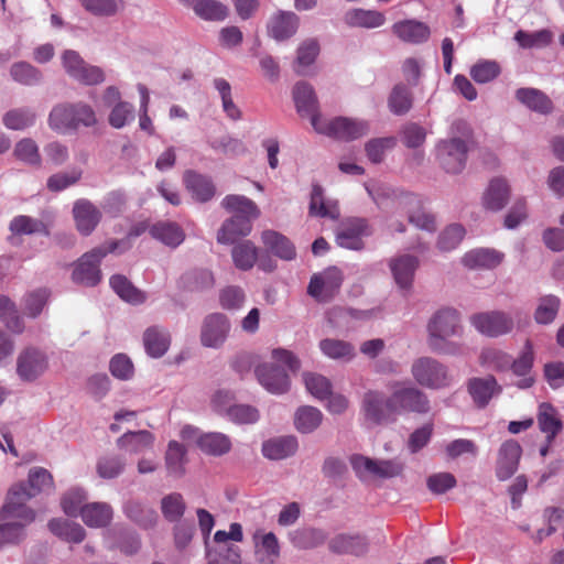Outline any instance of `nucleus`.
Instances as JSON below:
<instances>
[{
  "label": "nucleus",
  "instance_id": "nucleus-63",
  "mask_svg": "<svg viewBox=\"0 0 564 564\" xmlns=\"http://www.w3.org/2000/svg\"><path fill=\"white\" fill-rule=\"evenodd\" d=\"M304 383L306 390L318 400H324L330 394L332 383L322 375L312 372L304 373Z\"/></svg>",
  "mask_w": 564,
  "mask_h": 564
},
{
  "label": "nucleus",
  "instance_id": "nucleus-14",
  "mask_svg": "<svg viewBox=\"0 0 564 564\" xmlns=\"http://www.w3.org/2000/svg\"><path fill=\"white\" fill-rule=\"evenodd\" d=\"M48 362L45 354L35 348L24 349L17 360V372L24 381H34L47 369Z\"/></svg>",
  "mask_w": 564,
  "mask_h": 564
},
{
  "label": "nucleus",
  "instance_id": "nucleus-24",
  "mask_svg": "<svg viewBox=\"0 0 564 564\" xmlns=\"http://www.w3.org/2000/svg\"><path fill=\"white\" fill-rule=\"evenodd\" d=\"M308 213L311 216L338 219L340 216L337 200L326 199L319 184H313Z\"/></svg>",
  "mask_w": 564,
  "mask_h": 564
},
{
  "label": "nucleus",
  "instance_id": "nucleus-36",
  "mask_svg": "<svg viewBox=\"0 0 564 564\" xmlns=\"http://www.w3.org/2000/svg\"><path fill=\"white\" fill-rule=\"evenodd\" d=\"M84 523L90 528H104L112 519V509L106 502H91L82 510Z\"/></svg>",
  "mask_w": 564,
  "mask_h": 564
},
{
  "label": "nucleus",
  "instance_id": "nucleus-2",
  "mask_svg": "<svg viewBox=\"0 0 564 564\" xmlns=\"http://www.w3.org/2000/svg\"><path fill=\"white\" fill-rule=\"evenodd\" d=\"M429 346L440 354H454L457 346L448 338L459 336L463 332L459 313L451 307L436 311L427 324Z\"/></svg>",
  "mask_w": 564,
  "mask_h": 564
},
{
  "label": "nucleus",
  "instance_id": "nucleus-43",
  "mask_svg": "<svg viewBox=\"0 0 564 564\" xmlns=\"http://www.w3.org/2000/svg\"><path fill=\"white\" fill-rule=\"evenodd\" d=\"M319 349L326 357L341 361H350L356 355L350 343L336 338L322 339Z\"/></svg>",
  "mask_w": 564,
  "mask_h": 564
},
{
  "label": "nucleus",
  "instance_id": "nucleus-12",
  "mask_svg": "<svg viewBox=\"0 0 564 564\" xmlns=\"http://www.w3.org/2000/svg\"><path fill=\"white\" fill-rule=\"evenodd\" d=\"M437 158L447 173L462 172L467 159L466 142L458 138L441 141L437 145Z\"/></svg>",
  "mask_w": 564,
  "mask_h": 564
},
{
  "label": "nucleus",
  "instance_id": "nucleus-61",
  "mask_svg": "<svg viewBox=\"0 0 564 564\" xmlns=\"http://www.w3.org/2000/svg\"><path fill=\"white\" fill-rule=\"evenodd\" d=\"M91 14L111 17L123 8L122 0H78Z\"/></svg>",
  "mask_w": 564,
  "mask_h": 564
},
{
  "label": "nucleus",
  "instance_id": "nucleus-27",
  "mask_svg": "<svg viewBox=\"0 0 564 564\" xmlns=\"http://www.w3.org/2000/svg\"><path fill=\"white\" fill-rule=\"evenodd\" d=\"M330 552L360 556L368 550V541L360 534H337L328 542Z\"/></svg>",
  "mask_w": 564,
  "mask_h": 564
},
{
  "label": "nucleus",
  "instance_id": "nucleus-41",
  "mask_svg": "<svg viewBox=\"0 0 564 564\" xmlns=\"http://www.w3.org/2000/svg\"><path fill=\"white\" fill-rule=\"evenodd\" d=\"M384 15L379 11L352 9L345 15V22L354 28L373 29L384 23Z\"/></svg>",
  "mask_w": 564,
  "mask_h": 564
},
{
  "label": "nucleus",
  "instance_id": "nucleus-7",
  "mask_svg": "<svg viewBox=\"0 0 564 564\" xmlns=\"http://www.w3.org/2000/svg\"><path fill=\"white\" fill-rule=\"evenodd\" d=\"M361 411L366 421L375 425L388 424L395 421L393 405L390 404V397L383 393L369 390L364 394Z\"/></svg>",
  "mask_w": 564,
  "mask_h": 564
},
{
  "label": "nucleus",
  "instance_id": "nucleus-49",
  "mask_svg": "<svg viewBox=\"0 0 564 564\" xmlns=\"http://www.w3.org/2000/svg\"><path fill=\"white\" fill-rule=\"evenodd\" d=\"M561 307L560 297L549 294L541 296L534 311V321L540 325H547L554 322Z\"/></svg>",
  "mask_w": 564,
  "mask_h": 564
},
{
  "label": "nucleus",
  "instance_id": "nucleus-55",
  "mask_svg": "<svg viewBox=\"0 0 564 564\" xmlns=\"http://www.w3.org/2000/svg\"><path fill=\"white\" fill-rule=\"evenodd\" d=\"M3 124L10 130H24L35 122V113L28 108L9 110L2 118Z\"/></svg>",
  "mask_w": 564,
  "mask_h": 564
},
{
  "label": "nucleus",
  "instance_id": "nucleus-38",
  "mask_svg": "<svg viewBox=\"0 0 564 564\" xmlns=\"http://www.w3.org/2000/svg\"><path fill=\"white\" fill-rule=\"evenodd\" d=\"M197 446L207 455L221 456L230 451L231 442L227 435L213 432L199 435Z\"/></svg>",
  "mask_w": 564,
  "mask_h": 564
},
{
  "label": "nucleus",
  "instance_id": "nucleus-57",
  "mask_svg": "<svg viewBox=\"0 0 564 564\" xmlns=\"http://www.w3.org/2000/svg\"><path fill=\"white\" fill-rule=\"evenodd\" d=\"M321 52V44L317 39L308 37L303 40L296 48L295 63L300 67L312 66Z\"/></svg>",
  "mask_w": 564,
  "mask_h": 564
},
{
  "label": "nucleus",
  "instance_id": "nucleus-29",
  "mask_svg": "<svg viewBox=\"0 0 564 564\" xmlns=\"http://www.w3.org/2000/svg\"><path fill=\"white\" fill-rule=\"evenodd\" d=\"M297 447L295 436H280L263 442L262 454L269 459L280 460L294 455Z\"/></svg>",
  "mask_w": 564,
  "mask_h": 564
},
{
  "label": "nucleus",
  "instance_id": "nucleus-39",
  "mask_svg": "<svg viewBox=\"0 0 564 564\" xmlns=\"http://www.w3.org/2000/svg\"><path fill=\"white\" fill-rule=\"evenodd\" d=\"M501 261L502 254L489 249L471 250L463 257L464 265L469 269H492L499 265Z\"/></svg>",
  "mask_w": 564,
  "mask_h": 564
},
{
  "label": "nucleus",
  "instance_id": "nucleus-10",
  "mask_svg": "<svg viewBox=\"0 0 564 564\" xmlns=\"http://www.w3.org/2000/svg\"><path fill=\"white\" fill-rule=\"evenodd\" d=\"M390 404L393 405L395 416L403 412L426 413L430 410L426 394L410 386L395 387L390 395Z\"/></svg>",
  "mask_w": 564,
  "mask_h": 564
},
{
  "label": "nucleus",
  "instance_id": "nucleus-31",
  "mask_svg": "<svg viewBox=\"0 0 564 564\" xmlns=\"http://www.w3.org/2000/svg\"><path fill=\"white\" fill-rule=\"evenodd\" d=\"M48 530L62 541L68 543H80L86 538L85 529L77 522L63 518L51 519L47 523Z\"/></svg>",
  "mask_w": 564,
  "mask_h": 564
},
{
  "label": "nucleus",
  "instance_id": "nucleus-1",
  "mask_svg": "<svg viewBox=\"0 0 564 564\" xmlns=\"http://www.w3.org/2000/svg\"><path fill=\"white\" fill-rule=\"evenodd\" d=\"M28 495L12 491L0 511V547L6 543H18L24 539V529L35 520V512L26 507Z\"/></svg>",
  "mask_w": 564,
  "mask_h": 564
},
{
  "label": "nucleus",
  "instance_id": "nucleus-18",
  "mask_svg": "<svg viewBox=\"0 0 564 564\" xmlns=\"http://www.w3.org/2000/svg\"><path fill=\"white\" fill-rule=\"evenodd\" d=\"M256 376L260 384L271 393L281 394L289 390L290 379L280 367L263 364L256 368Z\"/></svg>",
  "mask_w": 564,
  "mask_h": 564
},
{
  "label": "nucleus",
  "instance_id": "nucleus-58",
  "mask_svg": "<svg viewBox=\"0 0 564 564\" xmlns=\"http://www.w3.org/2000/svg\"><path fill=\"white\" fill-rule=\"evenodd\" d=\"M13 154L18 160L31 166H41L42 159L39 152V147L35 141L30 138L20 140L15 144Z\"/></svg>",
  "mask_w": 564,
  "mask_h": 564
},
{
  "label": "nucleus",
  "instance_id": "nucleus-45",
  "mask_svg": "<svg viewBox=\"0 0 564 564\" xmlns=\"http://www.w3.org/2000/svg\"><path fill=\"white\" fill-rule=\"evenodd\" d=\"M290 541L296 549L308 550L322 545L326 541V534L319 529H297L290 533Z\"/></svg>",
  "mask_w": 564,
  "mask_h": 564
},
{
  "label": "nucleus",
  "instance_id": "nucleus-52",
  "mask_svg": "<svg viewBox=\"0 0 564 564\" xmlns=\"http://www.w3.org/2000/svg\"><path fill=\"white\" fill-rule=\"evenodd\" d=\"M166 468L174 477H181L184 475V465L186 463V449L176 441H171L167 445L165 454Z\"/></svg>",
  "mask_w": 564,
  "mask_h": 564
},
{
  "label": "nucleus",
  "instance_id": "nucleus-26",
  "mask_svg": "<svg viewBox=\"0 0 564 564\" xmlns=\"http://www.w3.org/2000/svg\"><path fill=\"white\" fill-rule=\"evenodd\" d=\"M393 33L403 42L420 44L430 37L431 31L427 24L417 20H403L392 26Z\"/></svg>",
  "mask_w": 564,
  "mask_h": 564
},
{
  "label": "nucleus",
  "instance_id": "nucleus-5",
  "mask_svg": "<svg viewBox=\"0 0 564 564\" xmlns=\"http://www.w3.org/2000/svg\"><path fill=\"white\" fill-rule=\"evenodd\" d=\"M412 375L419 384L431 389L445 388L452 382L447 368L431 357H422L414 361Z\"/></svg>",
  "mask_w": 564,
  "mask_h": 564
},
{
  "label": "nucleus",
  "instance_id": "nucleus-20",
  "mask_svg": "<svg viewBox=\"0 0 564 564\" xmlns=\"http://www.w3.org/2000/svg\"><path fill=\"white\" fill-rule=\"evenodd\" d=\"M293 99L301 117H308L313 126V117L321 116L318 101L313 87L307 83H297L293 88Z\"/></svg>",
  "mask_w": 564,
  "mask_h": 564
},
{
  "label": "nucleus",
  "instance_id": "nucleus-62",
  "mask_svg": "<svg viewBox=\"0 0 564 564\" xmlns=\"http://www.w3.org/2000/svg\"><path fill=\"white\" fill-rule=\"evenodd\" d=\"M126 460L119 455H106L97 463V473L104 479L118 477L124 469Z\"/></svg>",
  "mask_w": 564,
  "mask_h": 564
},
{
  "label": "nucleus",
  "instance_id": "nucleus-54",
  "mask_svg": "<svg viewBox=\"0 0 564 564\" xmlns=\"http://www.w3.org/2000/svg\"><path fill=\"white\" fill-rule=\"evenodd\" d=\"M86 501L87 495L85 490L80 488H72L63 495L61 506L68 517H82V510L85 505H88Z\"/></svg>",
  "mask_w": 564,
  "mask_h": 564
},
{
  "label": "nucleus",
  "instance_id": "nucleus-15",
  "mask_svg": "<svg viewBox=\"0 0 564 564\" xmlns=\"http://www.w3.org/2000/svg\"><path fill=\"white\" fill-rule=\"evenodd\" d=\"M522 448L514 440L503 442L498 452L496 476L499 480L509 479L518 469Z\"/></svg>",
  "mask_w": 564,
  "mask_h": 564
},
{
  "label": "nucleus",
  "instance_id": "nucleus-13",
  "mask_svg": "<svg viewBox=\"0 0 564 564\" xmlns=\"http://www.w3.org/2000/svg\"><path fill=\"white\" fill-rule=\"evenodd\" d=\"M229 330L230 324L224 314H210L203 322L200 341L205 347L219 348L225 343Z\"/></svg>",
  "mask_w": 564,
  "mask_h": 564
},
{
  "label": "nucleus",
  "instance_id": "nucleus-22",
  "mask_svg": "<svg viewBox=\"0 0 564 564\" xmlns=\"http://www.w3.org/2000/svg\"><path fill=\"white\" fill-rule=\"evenodd\" d=\"M468 392L478 408H485L491 398L501 391L494 376L471 378L467 384Z\"/></svg>",
  "mask_w": 564,
  "mask_h": 564
},
{
  "label": "nucleus",
  "instance_id": "nucleus-23",
  "mask_svg": "<svg viewBox=\"0 0 564 564\" xmlns=\"http://www.w3.org/2000/svg\"><path fill=\"white\" fill-rule=\"evenodd\" d=\"M534 361V351L532 343L528 339L524 344L523 350L519 355L517 359H513L511 357V365L509 369L512 370V372L516 376L523 377L517 386L521 389H527L533 386L534 378L530 376V372L533 367Z\"/></svg>",
  "mask_w": 564,
  "mask_h": 564
},
{
  "label": "nucleus",
  "instance_id": "nucleus-48",
  "mask_svg": "<svg viewBox=\"0 0 564 564\" xmlns=\"http://www.w3.org/2000/svg\"><path fill=\"white\" fill-rule=\"evenodd\" d=\"M513 39L522 48H543L552 43L553 33L547 29H542L534 32L519 30L516 32Z\"/></svg>",
  "mask_w": 564,
  "mask_h": 564
},
{
  "label": "nucleus",
  "instance_id": "nucleus-32",
  "mask_svg": "<svg viewBox=\"0 0 564 564\" xmlns=\"http://www.w3.org/2000/svg\"><path fill=\"white\" fill-rule=\"evenodd\" d=\"M53 484L52 475L44 468H33L29 473L28 484H18L11 487L8 494L12 491L24 492L28 495V501L35 497L43 489Z\"/></svg>",
  "mask_w": 564,
  "mask_h": 564
},
{
  "label": "nucleus",
  "instance_id": "nucleus-16",
  "mask_svg": "<svg viewBox=\"0 0 564 564\" xmlns=\"http://www.w3.org/2000/svg\"><path fill=\"white\" fill-rule=\"evenodd\" d=\"M73 217L78 232L89 236L101 220V212L90 200L77 199L73 206Z\"/></svg>",
  "mask_w": 564,
  "mask_h": 564
},
{
  "label": "nucleus",
  "instance_id": "nucleus-28",
  "mask_svg": "<svg viewBox=\"0 0 564 564\" xmlns=\"http://www.w3.org/2000/svg\"><path fill=\"white\" fill-rule=\"evenodd\" d=\"M510 187L502 177L492 178L484 193L482 205L491 212L501 210L509 200Z\"/></svg>",
  "mask_w": 564,
  "mask_h": 564
},
{
  "label": "nucleus",
  "instance_id": "nucleus-56",
  "mask_svg": "<svg viewBox=\"0 0 564 564\" xmlns=\"http://www.w3.org/2000/svg\"><path fill=\"white\" fill-rule=\"evenodd\" d=\"M540 430L546 434L551 442L562 429L561 421L555 416L554 409L550 404H542L538 415Z\"/></svg>",
  "mask_w": 564,
  "mask_h": 564
},
{
  "label": "nucleus",
  "instance_id": "nucleus-40",
  "mask_svg": "<svg viewBox=\"0 0 564 564\" xmlns=\"http://www.w3.org/2000/svg\"><path fill=\"white\" fill-rule=\"evenodd\" d=\"M221 206L227 212L249 218L250 220L257 219L260 215V210L254 202L242 195H227L223 199Z\"/></svg>",
  "mask_w": 564,
  "mask_h": 564
},
{
  "label": "nucleus",
  "instance_id": "nucleus-42",
  "mask_svg": "<svg viewBox=\"0 0 564 564\" xmlns=\"http://www.w3.org/2000/svg\"><path fill=\"white\" fill-rule=\"evenodd\" d=\"M323 421V413L314 406H300L294 415L295 429L303 434L314 432Z\"/></svg>",
  "mask_w": 564,
  "mask_h": 564
},
{
  "label": "nucleus",
  "instance_id": "nucleus-8",
  "mask_svg": "<svg viewBox=\"0 0 564 564\" xmlns=\"http://www.w3.org/2000/svg\"><path fill=\"white\" fill-rule=\"evenodd\" d=\"M471 325L487 337H499L512 332L513 318L506 312L491 311L470 316Z\"/></svg>",
  "mask_w": 564,
  "mask_h": 564
},
{
  "label": "nucleus",
  "instance_id": "nucleus-37",
  "mask_svg": "<svg viewBox=\"0 0 564 564\" xmlns=\"http://www.w3.org/2000/svg\"><path fill=\"white\" fill-rule=\"evenodd\" d=\"M151 236L166 246L177 247L185 239L183 229L172 221H160L150 229Z\"/></svg>",
  "mask_w": 564,
  "mask_h": 564
},
{
  "label": "nucleus",
  "instance_id": "nucleus-19",
  "mask_svg": "<svg viewBox=\"0 0 564 564\" xmlns=\"http://www.w3.org/2000/svg\"><path fill=\"white\" fill-rule=\"evenodd\" d=\"M252 230V220L240 215H234L226 220L217 234V241L221 245H231L242 237L248 236Z\"/></svg>",
  "mask_w": 564,
  "mask_h": 564
},
{
  "label": "nucleus",
  "instance_id": "nucleus-3",
  "mask_svg": "<svg viewBox=\"0 0 564 564\" xmlns=\"http://www.w3.org/2000/svg\"><path fill=\"white\" fill-rule=\"evenodd\" d=\"M119 241L111 240L105 246L96 247L84 253L75 265L72 280L84 286H95L101 280L100 262L108 254L115 252Z\"/></svg>",
  "mask_w": 564,
  "mask_h": 564
},
{
  "label": "nucleus",
  "instance_id": "nucleus-17",
  "mask_svg": "<svg viewBox=\"0 0 564 564\" xmlns=\"http://www.w3.org/2000/svg\"><path fill=\"white\" fill-rule=\"evenodd\" d=\"M300 18L291 11H279L268 21V34L275 41L282 42L291 39L299 29Z\"/></svg>",
  "mask_w": 564,
  "mask_h": 564
},
{
  "label": "nucleus",
  "instance_id": "nucleus-46",
  "mask_svg": "<svg viewBox=\"0 0 564 564\" xmlns=\"http://www.w3.org/2000/svg\"><path fill=\"white\" fill-rule=\"evenodd\" d=\"M111 289L126 302L141 304L145 301V294L137 289L124 275L115 274L110 278Z\"/></svg>",
  "mask_w": 564,
  "mask_h": 564
},
{
  "label": "nucleus",
  "instance_id": "nucleus-64",
  "mask_svg": "<svg viewBox=\"0 0 564 564\" xmlns=\"http://www.w3.org/2000/svg\"><path fill=\"white\" fill-rule=\"evenodd\" d=\"M51 293L47 289H39L30 292L24 297V313L30 317H36L43 311Z\"/></svg>",
  "mask_w": 564,
  "mask_h": 564
},
{
  "label": "nucleus",
  "instance_id": "nucleus-11",
  "mask_svg": "<svg viewBox=\"0 0 564 564\" xmlns=\"http://www.w3.org/2000/svg\"><path fill=\"white\" fill-rule=\"evenodd\" d=\"M343 274L337 268H328L311 278L307 293L318 302H328L339 291Z\"/></svg>",
  "mask_w": 564,
  "mask_h": 564
},
{
  "label": "nucleus",
  "instance_id": "nucleus-33",
  "mask_svg": "<svg viewBox=\"0 0 564 564\" xmlns=\"http://www.w3.org/2000/svg\"><path fill=\"white\" fill-rule=\"evenodd\" d=\"M143 343L148 355L153 358H159L167 351L171 344V336L166 329L152 326L144 332Z\"/></svg>",
  "mask_w": 564,
  "mask_h": 564
},
{
  "label": "nucleus",
  "instance_id": "nucleus-34",
  "mask_svg": "<svg viewBox=\"0 0 564 564\" xmlns=\"http://www.w3.org/2000/svg\"><path fill=\"white\" fill-rule=\"evenodd\" d=\"M9 230L12 236L43 235L50 236V227L43 220L28 215H18L9 224Z\"/></svg>",
  "mask_w": 564,
  "mask_h": 564
},
{
  "label": "nucleus",
  "instance_id": "nucleus-4",
  "mask_svg": "<svg viewBox=\"0 0 564 564\" xmlns=\"http://www.w3.org/2000/svg\"><path fill=\"white\" fill-rule=\"evenodd\" d=\"M313 128L318 133L343 141H352L369 132L367 121L346 117H337L330 121H326L323 120L321 116H314Z\"/></svg>",
  "mask_w": 564,
  "mask_h": 564
},
{
  "label": "nucleus",
  "instance_id": "nucleus-47",
  "mask_svg": "<svg viewBox=\"0 0 564 564\" xmlns=\"http://www.w3.org/2000/svg\"><path fill=\"white\" fill-rule=\"evenodd\" d=\"M232 261L239 270L248 271L258 259V248L250 240L237 243L231 250Z\"/></svg>",
  "mask_w": 564,
  "mask_h": 564
},
{
  "label": "nucleus",
  "instance_id": "nucleus-21",
  "mask_svg": "<svg viewBox=\"0 0 564 564\" xmlns=\"http://www.w3.org/2000/svg\"><path fill=\"white\" fill-rule=\"evenodd\" d=\"M183 180L186 189L197 202H208L214 197L216 193V187L212 178L206 175L188 170L184 173Z\"/></svg>",
  "mask_w": 564,
  "mask_h": 564
},
{
  "label": "nucleus",
  "instance_id": "nucleus-51",
  "mask_svg": "<svg viewBox=\"0 0 564 564\" xmlns=\"http://www.w3.org/2000/svg\"><path fill=\"white\" fill-rule=\"evenodd\" d=\"M405 204L409 207H417L415 212L409 210L408 218L411 224L426 231H434L436 229L434 216L425 212L421 205V200L416 196H408L405 198Z\"/></svg>",
  "mask_w": 564,
  "mask_h": 564
},
{
  "label": "nucleus",
  "instance_id": "nucleus-50",
  "mask_svg": "<svg viewBox=\"0 0 564 564\" xmlns=\"http://www.w3.org/2000/svg\"><path fill=\"white\" fill-rule=\"evenodd\" d=\"M76 104L58 105L54 107L48 117L50 127L58 132L74 129Z\"/></svg>",
  "mask_w": 564,
  "mask_h": 564
},
{
  "label": "nucleus",
  "instance_id": "nucleus-44",
  "mask_svg": "<svg viewBox=\"0 0 564 564\" xmlns=\"http://www.w3.org/2000/svg\"><path fill=\"white\" fill-rule=\"evenodd\" d=\"M154 437L149 431L127 432L118 438L117 444L132 454L142 453L152 447Z\"/></svg>",
  "mask_w": 564,
  "mask_h": 564
},
{
  "label": "nucleus",
  "instance_id": "nucleus-59",
  "mask_svg": "<svg viewBox=\"0 0 564 564\" xmlns=\"http://www.w3.org/2000/svg\"><path fill=\"white\" fill-rule=\"evenodd\" d=\"M186 509L185 501L181 494L173 492L165 496L161 501V510L164 518L170 522L178 521Z\"/></svg>",
  "mask_w": 564,
  "mask_h": 564
},
{
  "label": "nucleus",
  "instance_id": "nucleus-60",
  "mask_svg": "<svg viewBox=\"0 0 564 564\" xmlns=\"http://www.w3.org/2000/svg\"><path fill=\"white\" fill-rule=\"evenodd\" d=\"M511 355L498 348H485L480 354V362L497 371L508 370L511 365Z\"/></svg>",
  "mask_w": 564,
  "mask_h": 564
},
{
  "label": "nucleus",
  "instance_id": "nucleus-53",
  "mask_svg": "<svg viewBox=\"0 0 564 564\" xmlns=\"http://www.w3.org/2000/svg\"><path fill=\"white\" fill-rule=\"evenodd\" d=\"M397 145L394 137L373 138L366 142L365 152L373 164L383 162L386 153Z\"/></svg>",
  "mask_w": 564,
  "mask_h": 564
},
{
  "label": "nucleus",
  "instance_id": "nucleus-25",
  "mask_svg": "<svg viewBox=\"0 0 564 564\" xmlns=\"http://www.w3.org/2000/svg\"><path fill=\"white\" fill-rule=\"evenodd\" d=\"M417 267L419 259L410 254H403L390 261L392 275L401 289L411 288Z\"/></svg>",
  "mask_w": 564,
  "mask_h": 564
},
{
  "label": "nucleus",
  "instance_id": "nucleus-30",
  "mask_svg": "<svg viewBox=\"0 0 564 564\" xmlns=\"http://www.w3.org/2000/svg\"><path fill=\"white\" fill-rule=\"evenodd\" d=\"M264 247L282 260H292L296 256L295 247L291 240L274 230H264L261 235Z\"/></svg>",
  "mask_w": 564,
  "mask_h": 564
},
{
  "label": "nucleus",
  "instance_id": "nucleus-9",
  "mask_svg": "<svg viewBox=\"0 0 564 564\" xmlns=\"http://www.w3.org/2000/svg\"><path fill=\"white\" fill-rule=\"evenodd\" d=\"M372 234L367 219L347 218L337 228L336 243L345 249L361 250L365 248L364 238Z\"/></svg>",
  "mask_w": 564,
  "mask_h": 564
},
{
  "label": "nucleus",
  "instance_id": "nucleus-6",
  "mask_svg": "<svg viewBox=\"0 0 564 564\" xmlns=\"http://www.w3.org/2000/svg\"><path fill=\"white\" fill-rule=\"evenodd\" d=\"M350 464L357 477L364 480L368 475L392 478L402 474L403 464L395 460H376L362 455H352Z\"/></svg>",
  "mask_w": 564,
  "mask_h": 564
},
{
  "label": "nucleus",
  "instance_id": "nucleus-35",
  "mask_svg": "<svg viewBox=\"0 0 564 564\" xmlns=\"http://www.w3.org/2000/svg\"><path fill=\"white\" fill-rule=\"evenodd\" d=\"M517 99L529 109L547 115L553 111L552 100L541 90L534 88H520L516 93Z\"/></svg>",
  "mask_w": 564,
  "mask_h": 564
}]
</instances>
